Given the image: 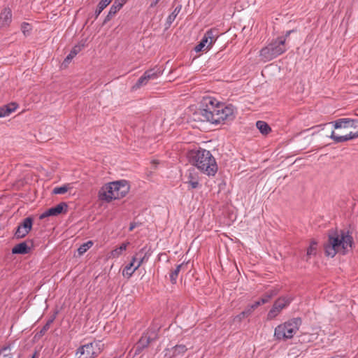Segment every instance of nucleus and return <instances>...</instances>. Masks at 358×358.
<instances>
[{
  "mask_svg": "<svg viewBox=\"0 0 358 358\" xmlns=\"http://www.w3.org/2000/svg\"><path fill=\"white\" fill-rule=\"evenodd\" d=\"M184 264H179L176 266V268L170 273V280L173 284L176 283V280L178 276V274L180 271L181 268L183 266Z\"/></svg>",
  "mask_w": 358,
  "mask_h": 358,
  "instance_id": "obj_30",
  "label": "nucleus"
},
{
  "mask_svg": "<svg viewBox=\"0 0 358 358\" xmlns=\"http://www.w3.org/2000/svg\"><path fill=\"white\" fill-rule=\"evenodd\" d=\"M144 74L149 78L150 80L155 79L158 78L162 74V71L160 68L155 66L153 69H150L147 70Z\"/></svg>",
  "mask_w": 358,
  "mask_h": 358,
  "instance_id": "obj_24",
  "label": "nucleus"
},
{
  "mask_svg": "<svg viewBox=\"0 0 358 358\" xmlns=\"http://www.w3.org/2000/svg\"><path fill=\"white\" fill-rule=\"evenodd\" d=\"M68 191V187L66 185L55 187L52 192L55 194H64Z\"/></svg>",
  "mask_w": 358,
  "mask_h": 358,
  "instance_id": "obj_36",
  "label": "nucleus"
},
{
  "mask_svg": "<svg viewBox=\"0 0 358 358\" xmlns=\"http://www.w3.org/2000/svg\"><path fill=\"white\" fill-rule=\"evenodd\" d=\"M67 208L68 205L66 203L61 202L57 206L45 210L40 215L39 218L42 220L50 216H57L62 213H65L67 210Z\"/></svg>",
  "mask_w": 358,
  "mask_h": 358,
  "instance_id": "obj_11",
  "label": "nucleus"
},
{
  "mask_svg": "<svg viewBox=\"0 0 358 358\" xmlns=\"http://www.w3.org/2000/svg\"><path fill=\"white\" fill-rule=\"evenodd\" d=\"M127 0H124V2L126 3Z\"/></svg>",
  "mask_w": 358,
  "mask_h": 358,
  "instance_id": "obj_51",
  "label": "nucleus"
},
{
  "mask_svg": "<svg viewBox=\"0 0 358 358\" xmlns=\"http://www.w3.org/2000/svg\"><path fill=\"white\" fill-rule=\"evenodd\" d=\"M31 247L28 246L27 242H22L17 244L12 249L13 254L25 255L29 253Z\"/></svg>",
  "mask_w": 358,
  "mask_h": 358,
  "instance_id": "obj_19",
  "label": "nucleus"
},
{
  "mask_svg": "<svg viewBox=\"0 0 358 358\" xmlns=\"http://www.w3.org/2000/svg\"><path fill=\"white\" fill-rule=\"evenodd\" d=\"M196 115L199 116L201 121L216 124L224 121H232L235 118L232 105L224 106L215 99H206V108L199 109Z\"/></svg>",
  "mask_w": 358,
  "mask_h": 358,
  "instance_id": "obj_1",
  "label": "nucleus"
},
{
  "mask_svg": "<svg viewBox=\"0 0 358 358\" xmlns=\"http://www.w3.org/2000/svg\"><path fill=\"white\" fill-rule=\"evenodd\" d=\"M33 224V219L31 217H26L20 223L15 233V237L17 239L24 238L31 231Z\"/></svg>",
  "mask_w": 358,
  "mask_h": 358,
  "instance_id": "obj_10",
  "label": "nucleus"
},
{
  "mask_svg": "<svg viewBox=\"0 0 358 358\" xmlns=\"http://www.w3.org/2000/svg\"><path fill=\"white\" fill-rule=\"evenodd\" d=\"M112 0H101L95 10V18H97L103 9L111 2Z\"/></svg>",
  "mask_w": 358,
  "mask_h": 358,
  "instance_id": "obj_27",
  "label": "nucleus"
},
{
  "mask_svg": "<svg viewBox=\"0 0 358 358\" xmlns=\"http://www.w3.org/2000/svg\"><path fill=\"white\" fill-rule=\"evenodd\" d=\"M103 347V344L100 341L85 344L78 349V358H94L101 352Z\"/></svg>",
  "mask_w": 358,
  "mask_h": 358,
  "instance_id": "obj_7",
  "label": "nucleus"
},
{
  "mask_svg": "<svg viewBox=\"0 0 358 358\" xmlns=\"http://www.w3.org/2000/svg\"><path fill=\"white\" fill-rule=\"evenodd\" d=\"M295 31V30L292 29V30H289V31H287L285 36H280V37H278V38H285V42L286 41V39L289 36V35L291 34V33Z\"/></svg>",
  "mask_w": 358,
  "mask_h": 358,
  "instance_id": "obj_41",
  "label": "nucleus"
},
{
  "mask_svg": "<svg viewBox=\"0 0 358 358\" xmlns=\"http://www.w3.org/2000/svg\"><path fill=\"white\" fill-rule=\"evenodd\" d=\"M262 304H263V303H261V299H259L258 301H255L252 305H249V307L250 308V309L252 311H254L255 309H256L257 307H259V306H261Z\"/></svg>",
  "mask_w": 358,
  "mask_h": 358,
  "instance_id": "obj_40",
  "label": "nucleus"
},
{
  "mask_svg": "<svg viewBox=\"0 0 358 358\" xmlns=\"http://www.w3.org/2000/svg\"><path fill=\"white\" fill-rule=\"evenodd\" d=\"M187 350L185 345H177L173 348V355L178 356L184 354Z\"/></svg>",
  "mask_w": 358,
  "mask_h": 358,
  "instance_id": "obj_32",
  "label": "nucleus"
},
{
  "mask_svg": "<svg viewBox=\"0 0 358 358\" xmlns=\"http://www.w3.org/2000/svg\"><path fill=\"white\" fill-rule=\"evenodd\" d=\"M160 0H155L150 3V7H155L157 6V4L159 3Z\"/></svg>",
  "mask_w": 358,
  "mask_h": 358,
  "instance_id": "obj_45",
  "label": "nucleus"
},
{
  "mask_svg": "<svg viewBox=\"0 0 358 358\" xmlns=\"http://www.w3.org/2000/svg\"><path fill=\"white\" fill-rule=\"evenodd\" d=\"M275 295V292L271 291L270 293H266L264 296H263L261 299V303L263 304L269 301V300Z\"/></svg>",
  "mask_w": 358,
  "mask_h": 358,
  "instance_id": "obj_38",
  "label": "nucleus"
},
{
  "mask_svg": "<svg viewBox=\"0 0 358 358\" xmlns=\"http://www.w3.org/2000/svg\"><path fill=\"white\" fill-rule=\"evenodd\" d=\"M10 344H8L6 345L3 346L0 349V356L3 354V358H13V355L10 352Z\"/></svg>",
  "mask_w": 358,
  "mask_h": 358,
  "instance_id": "obj_29",
  "label": "nucleus"
},
{
  "mask_svg": "<svg viewBox=\"0 0 358 358\" xmlns=\"http://www.w3.org/2000/svg\"><path fill=\"white\" fill-rule=\"evenodd\" d=\"M152 341L144 334H142L138 341L134 347V355H139L145 348L148 347Z\"/></svg>",
  "mask_w": 358,
  "mask_h": 358,
  "instance_id": "obj_15",
  "label": "nucleus"
},
{
  "mask_svg": "<svg viewBox=\"0 0 358 358\" xmlns=\"http://www.w3.org/2000/svg\"><path fill=\"white\" fill-rule=\"evenodd\" d=\"M111 185L117 199L124 197L129 191V185L126 180L112 182Z\"/></svg>",
  "mask_w": 358,
  "mask_h": 358,
  "instance_id": "obj_9",
  "label": "nucleus"
},
{
  "mask_svg": "<svg viewBox=\"0 0 358 358\" xmlns=\"http://www.w3.org/2000/svg\"><path fill=\"white\" fill-rule=\"evenodd\" d=\"M148 80H150L149 78H148L143 73V75L139 78V79L135 84L134 87L139 88L140 87L146 85L148 83Z\"/></svg>",
  "mask_w": 358,
  "mask_h": 358,
  "instance_id": "obj_34",
  "label": "nucleus"
},
{
  "mask_svg": "<svg viewBox=\"0 0 358 358\" xmlns=\"http://www.w3.org/2000/svg\"><path fill=\"white\" fill-rule=\"evenodd\" d=\"M160 327L159 328H150L148 329L147 331L144 332L143 334L147 336V337H149V339L151 341H154L158 339V331H159Z\"/></svg>",
  "mask_w": 358,
  "mask_h": 358,
  "instance_id": "obj_26",
  "label": "nucleus"
},
{
  "mask_svg": "<svg viewBox=\"0 0 358 358\" xmlns=\"http://www.w3.org/2000/svg\"><path fill=\"white\" fill-rule=\"evenodd\" d=\"M83 47V45H75L68 55L73 59L74 57H76V55H77V54H78L81 51Z\"/></svg>",
  "mask_w": 358,
  "mask_h": 358,
  "instance_id": "obj_35",
  "label": "nucleus"
},
{
  "mask_svg": "<svg viewBox=\"0 0 358 358\" xmlns=\"http://www.w3.org/2000/svg\"><path fill=\"white\" fill-rule=\"evenodd\" d=\"M188 158L193 166L208 176H215L217 171L215 159L208 150L201 148L190 150Z\"/></svg>",
  "mask_w": 358,
  "mask_h": 358,
  "instance_id": "obj_3",
  "label": "nucleus"
},
{
  "mask_svg": "<svg viewBox=\"0 0 358 358\" xmlns=\"http://www.w3.org/2000/svg\"><path fill=\"white\" fill-rule=\"evenodd\" d=\"M137 257L134 256L131 259V262L128 264L123 269V275L127 276L128 278H130L132 275V274L138 268V267H137V265H135Z\"/></svg>",
  "mask_w": 358,
  "mask_h": 358,
  "instance_id": "obj_18",
  "label": "nucleus"
},
{
  "mask_svg": "<svg viewBox=\"0 0 358 358\" xmlns=\"http://www.w3.org/2000/svg\"><path fill=\"white\" fill-rule=\"evenodd\" d=\"M302 324L300 317L292 318L275 329L274 336L276 340H287L293 338Z\"/></svg>",
  "mask_w": 358,
  "mask_h": 358,
  "instance_id": "obj_5",
  "label": "nucleus"
},
{
  "mask_svg": "<svg viewBox=\"0 0 358 358\" xmlns=\"http://www.w3.org/2000/svg\"><path fill=\"white\" fill-rule=\"evenodd\" d=\"M72 60V58L70 57L69 55L66 56V57L64 59V62H63V64L64 65H67L69 64L71 61Z\"/></svg>",
  "mask_w": 358,
  "mask_h": 358,
  "instance_id": "obj_42",
  "label": "nucleus"
},
{
  "mask_svg": "<svg viewBox=\"0 0 358 358\" xmlns=\"http://www.w3.org/2000/svg\"><path fill=\"white\" fill-rule=\"evenodd\" d=\"M93 245L92 241H89L83 244H82L78 249V254L80 255H83L87 250H89Z\"/></svg>",
  "mask_w": 358,
  "mask_h": 358,
  "instance_id": "obj_33",
  "label": "nucleus"
},
{
  "mask_svg": "<svg viewBox=\"0 0 358 358\" xmlns=\"http://www.w3.org/2000/svg\"><path fill=\"white\" fill-rule=\"evenodd\" d=\"M17 108V104L15 102L0 107V117L8 116L11 113L14 112Z\"/></svg>",
  "mask_w": 358,
  "mask_h": 358,
  "instance_id": "obj_20",
  "label": "nucleus"
},
{
  "mask_svg": "<svg viewBox=\"0 0 358 358\" xmlns=\"http://www.w3.org/2000/svg\"><path fill=\"white\" fill-rule=\"evenodd\" d=\"M129 244V242L122 243L120 247H117L111 251L110 257L113 258L118 257L124 251L127 250V248Z\"/></svg>",
  "mask_w": 358,
  "mask_h": 358,
  "instance_id": "obj_22",
  "label": "nucleus"
},
{
  "mask_svg": "<svg viewBox=\"0 0 358 358\" xmlns=\"http://www.w3.org/2000/svg\"><path fill=\"white\" fill-rule=\"evenodd\" d=\"M99 197L101 200L105 201L108 203L113 199H117L115 195L111 182H109L103 186L99 192Z\"/></svg>",
  "mask_w": 358,
  "mask_h": 358,
  "instance_id": "obj_12",
  "label": "nucleus"
},
{
  "mask_svg": "<svg viewBox=\"0 0 358 358\" xmlns=\"http://www.w3.org/2000/svg\"><path fill=\"white\" fill-rule=\"evenodd\" d=\"M48 329H49V327H48V325H44L43 327L40 330V331H38L36 334V336H38V337L43 336Z\"/></svg>",
  "mask_w": 358,
  "mask_h": 358,
  "instance_id": "obj_39",
  "label": "nucleus"
},
{
  "mask_svg": "<svg viewBox=\"0 0 358 358\" xmlns=\"http://www.w3.org/2000/svg\"><path fill=\"white\" fill-rule=\"evenodd\" d=\"M331 123L336 129H347L345 135H336L334 131H331L330 138L335 143H341L358 138V120L350 118H340Z\"/></svg>",
  "mask_w": 358,
  "mask_h": 358,
  "instance_id": "obj_4",
  "label": "nucleus"
},
{
  "mask_svg": "<svg viewBox=\"0 0 358 358\" xmlns=\"http://www.w3.org/2000/svg\"><path fill=\"white\" fill-rule=\"evenodd\" d=\"M256 127L263 135H267L271 131L270 126L264 121H257Z\"/></svg>",
  "mask_w": 358,
  "mask_h": 358,
  "instance_id": "obj_23",
  "label": "nucleus"
},
{
  "mask_svg": "<svg viewBox=\"0 0 358 358\" xmlns=\"http://www.w3.org/2000/svg\"><path fill=\"white\" fill-rule=\"evenodd\" d=\"M317 242L313 239L310 241V246L307 249L306 252V260L308 261L311 255H315L317 252Z\"/></svg>",
  "mask_w": 358,
  "mask_h": 358,
  "instance_id": "obj_25",
  "label": "nucleus"
},
{
  "mask_svg": "<svg viewBox=\"0 0 358 358\" xmlns=\"http://www.w3.org/2000/svg\"><path fill=\"white\" fill-rule=\"evenodd\" d=\"M36 356H37L36 352H35L31 358H36Z\"/></svg>",
  "mask_w": 358,
  "mask_h": 358,
  "instance_id": "obj_50",
  "label": "nucleus"
},
{
  "mask_svg": "<svg viewBox=\"0 0 358 358\" xmlns=\"http://www.w3.org/2000/svg\"><path fill=\"white\" fill-rule=\"evenodd\" d=\"M187 177L188 181L186 182L189 184L192 189H196L199 187L198 174L196 172L195 168L188 169Z\"/></svg>",
  "mask_w": 358,
  "mask_h": 358,
  "instance_id": "obj_16",
  "label": "nucleus"
},
{
  "mask_svg": "<svg viewBox=\"0 0 358 358\" xmlns=\"http://www.w3.org/2000/svg\"><path fill=\"white\" fill-rule=\"evenodd\" d=\"M57 314V312H55L48 320H51L52 322H54V320L56 318Z\"/></svg>",
  "mask_w": 358,
  "mask_h": 358,
  "instance_id": "obj_46",
  "label": "nucleus"
},
{
  "mask_svg": "<svg viewBox=\"0 0 358 358\" xmlns=\"http://www.w3.org/2000/svg\"><path fill=\"white\" fill-rule=\"evenodd\" d=\"M136 225H137V224H136V222H131V223L130 224L129 229V231H133V230H134V229L136 227Z\"/></svg>",
  "mask_w": 358,
  "mask_h": 358,
  "instance_id": "obj_44",
  "label": "nucleus"
},
{
  "mask_svg": "<svg viewBox=\"0 0 358 358\" xmlns=\"http://www.w3.org/2000/svg\"><path fill=\"white\" fill-rule=\"evenodd\" d=\"M290 303L289 299L285 298H280L274 303L272 308L268 313V317L272 319L275 317L281 310L286 307Z\"/></svg>",
  "mask_w": 358,
  "mask_h": 358,
  "instance_id": "obj_13",
  "label": "nucleus"
},
{
  "mask_svg": "<svg viewBox=\"0 0 358 358\" xmlns=\"http://www.w3.org/2000/svg\"><path fill=\"white\" fill-rule=\"evenodd\" d=\"M0 20L3 26H8L12 20V12L10 8H5L0 14Z\"/></svg>",
  "mask_w": 358,
  "mask_h": 358,
  "instance_id": "obj_21",
  "label": "nucleus"
},
{
  "mask_svg": "<svg viewBox=\"0 0 358 358\" xmlns=\"http://www.w3.org/2000/svg\"><path fill=\"white\" fill-rule=\"evenodd\" d=\"M286 50L285 38H277L260 50V56L265 60L270 61L282 55Z\"/></svg>",
  "mask_w": 358,
  "mask_h": 358,
  "instance_id": "obj_6",
  "label": "nucleus"
},
{
  "mask_svg": "<svg viewBox=\"0 0 358 358\" xmlns=\"http://www.w3.org/2000/svg\"><path fill=\"white\" fill-rule=\"evenodd\" d=\"M72 60V58L70 57L69 55L66 56V57L64 59V62H63V64L64 65H67L69 64L71 61Z\"/></svg>",
  "mask_w": 358,
  "mask_h": 358,
  "instance_id": "obj_43",
  "label": "nucleus"
},
{
  "mask_svg": "<svg viewBox=\"0 0 358 358\" xmlns=\"http://www.w3.org/2000/svg\"><path fill=\"white\" fill-rule=\"evenodd\" d=\"M124 3V0H115L113 4L110 8L108 15H106L103 22V24H105L108 21H110L113 16H114L117 13V12L122 8Z\"/></svg>",
  "mask_w": 358,
  "mask_h": 358,
  "instance_id": "obj_14",
  "label": "nucleus"
},
{
  "mask_svg": "<svg viewBox=\"0 0 358 358\" xmlns=\"http://www.w3.org/2000/svg\"><path fill=\"white\" fill-rule=\"evenodd\" d=\"M181 8H182L181 5L176 6L174 10L171 13V14L169 15L167 20H166V22L169 24H171L175 20L176 16L178 15V13L181 10Z\"/></svg>",
  "mask_w": 358,
  "mask_h": 358,
  "instance_id": "obj_31",
  "label": "nucleus"
},
{
  "mask_svg": "<svg viewBox=\"0 0 358 358\" xmlns=\"http://www.w3.org/2000/svg\"><path fill=\"white\" fill-rule=\"evenodd\" d=\"M354 241L349 231H331L328 241L324 245L327 256L334 257L337 253L346 255L352 248Z\"/></svg>",
  "mask_w": 358,
  "mask_h": 358,
  "instance_id": "obj_2",
  "label": "nucleus"
},
{
  "mask_svg": "<svg viewBox=\"0 0 358 358\" xmlns=\"http://www.w3.org/2000/svg\"><path fill=\"white\" fill-rule=\"evenodd\" d=\"M252 312L249 306H248L243 311L235 317L234 320L241 322L244 318L249 317Z\"/></svg>",
  "mask_w": 358,
  "mask_h": 358,
  "instance_id": "obj_28",
  "label": "nucleus"
},
{
  "mask_svg": "<svg viewBox=\"0 0 358 358\" xmlns=\"http://www.w3.org/2000/svg\"><path fill=\"white\" fill-rule=\"evenodd\" d=\"M216 32V30L213 29L207 31L201 41L195 46L194 50L199 52L202 51L205 47H206V49H209L217 40V34Z\"/></svg>",
  "mask_w": 358,
  "mask_h": 358,
  "instance_id": "obj_8",
  "label": "nucleus"
},
{
  "mask_svg": "<svg viewBox=\"0 0 358 358\" xmlns=\"http://www.w3.org/2000/svg\"><path fill=\"white\" fill-rule=\"evenodd\" d=\"M52 322H52V320H48L47 321V322L45 323V325H48V327L50 328V325H51V324H52Z\"/></svg>",
  "mask_w": 358,
  "mask_h": 358,
  "instance_id": "obj_47",
  "label": "nucleus"
},
{
  "mask_svg": "<svg viewBox=\"0 0 358 358\" xmlns=\"http://www.w3.org/2000/svg\"><path fill=\"white\" fill-rule=\"evenodd\" d=\"M21 30L24 36H27L29 34L31 30V25L29 23L23 22L21 24Z\"/></svg>",
  "mask_w": 358,
  "mask_h": 358,
  "instance_id": "obj_37",
  "label": "nucleus"
},
{
  "mask_svg": "<svg viewBox=\"0 0 358 358\" xmlns=\"http://www.w3.org/2000/svg\"><path fill=\"white\" fill-rule=\"evenodd\" d=\"M152 164L154 165V167L156 168L159 162L157 160H153L152 161Z\"/></svg>",
  "mask_w": 358,
  "mask_h": 358,
  "instance_id": "obj_48",
  "label": "nucleus"
},
{
  "mask_svg": "<svg viewBox=\"0 0 358 358\" xmlns=\"http://www.w3.org/2000/svg\"><path fill=\"white\" fill-rule=\"evenodd\" d=\"M149 251L150 250L148 249L147 246H145L136 253L134 256H136L137 260H138V263L136 264L137 267L139 268L145 261H148L150 255Z\"/></svg>",
  "mask_w": 358,
  "mask_h": 358,
  "instance_id": "obj_17",
  "label": "nucleus"
},
{
  "mask_svg": "<svg viewBox=\"0 0 358 358\" xmlns=\"http://www.w3.org/2000/svg\"><path fill=\"white\" fill-rule=\"evenodd\" d=\"M357 129H350L348 131H357Z\"/></svg>",
  "mask_w": 358,
  "mask_h": 358,
  "instance_id": "obj_49",
  "label": "nucleus"
}]
</instances>
